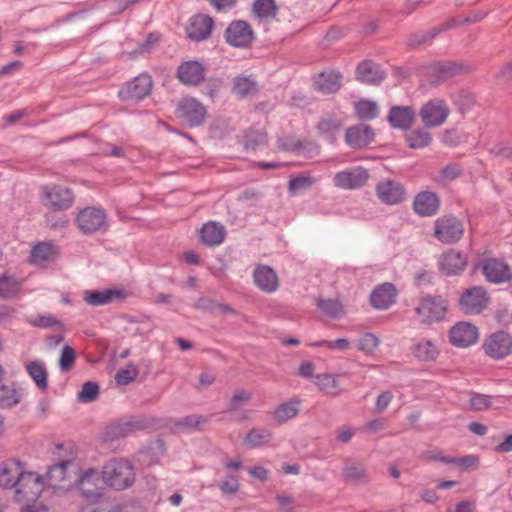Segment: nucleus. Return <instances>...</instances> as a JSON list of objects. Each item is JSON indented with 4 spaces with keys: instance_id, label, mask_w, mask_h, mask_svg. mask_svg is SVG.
<instances>
[{
    "instance_id": "20",
    "label": "nucleus",
    "mask_w": 512,
    "mask_h": 512,
    "mask_svg": "<svg viewBox=\"0 0 512 512\" xmlns=\"http://www.w3.org/2000/svg\"><path fill=\"white\" fill-rule=\"evenodd\" d=\"M127 293L122 289L86 290L83 293L84 301L91 306H103L114 302H122Z\"/></svg>"
},
{
    "instance_id": "11",
    "label": "nucleus",
    "mask_w": 512,
    "mask_h": 512,
    "mask_svg": "<svg viewBox=\"0 0 512 512\" xmlns=\"http://www.w3.org/2000/svg\"><path fill=\"white\" fill-rule=\"evenodd\" d=\"M449 113L447 103L443 99L434 98L422 106L420 117L426 127H438L446 121Z\"/></svg>"
},
{
    "instance_id": "17",
    "label": "nucleus",
    "mask_w": 512,
    "mask_h": 512,
    "mask_svg": "<svg viewBox=\"0 0 512 512\" xmlns=\"http://www.w3.org/2000/svg\"><path fill=\"white\" fill-rule=\"evenodd\" d=\"M480 267L486 280L491 283L501 284L512 279L510 267L503 260L496 258L484 259L480 263Z\"/></svg>"
},
{
    "instance_id": "12",
    "label": "nucleus",
    "mask_w": 512,
    "mask_h": 512,
    "mask_svg": "<svg viewBox=\"0 0 512 512\" xmlns=\"http://www.w3.org/2000/svg\"><path fill=\"white\" fill-rule=\"evenodd\" d=\"M224 37L226 42L237 48L249 47L255 35L251 26L243 20H234L226 28Z\"/></svg>"
},
{
    "instance_id": "36",
    "label": "nucleus",
    "mask_w": 512,
    "mask_h": 512,
    "mask_svg": "<svg viewBox=\"0 0 512 512\" xmlns=\"http://www.w3.org/2000/svg\"><path fill=\"white\" fill-rule=\"evenodd\" d=\"M314 383L321 392L332 397H336L344 391V389L340 387L336 375L328 373L318 374L314 378Z\"/></svg>"
},
{
    "instance_id": "41",
    "label": "nucleus",
    "mask_w": 512,
    "mask_h": 512,
    "mask_svg": "<svg viewBox=\"0 0 512 512\" xmlns=\"http://www.w3.org/2000/svg\"><path fill=\"white\" fill-rule=\"evenodd\" d=\"M242 143L247 152H254L259 147L266 145L267 134L262 129L251 128L245 132Z\"/></svg>"
},
{
    "instance_id": "35",
    "label": "nucleus",
    "mask_w": 512,
    "mask_h": 512,
    "mask_svg": "<svg viewBox=\"0 0 512 512\" xmlns=\"http://www.w3.org/2000/svg\"><path fill=\"white\" fill-rule=\"evenodd\" d=\"M300 400L293 398L287 402L281 403L270 413L272 419L278 424H283L286 421L296 417L299 413Z\"/></svg>"
},
{
    "instance_id": "51",
    "label": "nucleus",
    "mask_w": 512,
    "mask_h": 512,
    "mask_svg": "<svg viewBox=\"0 0 512 512\" xmlns=\"http://www.w3.org/2000/svg\"><path fill=\"white\" fill-rule=\"evenodd\" d=\"M439 33H441V29L432 28L427 32L411 34L407 38V45L410 48H417L427 41L434 39Z\"/></svg>"
},
{
    "instance_id": "37",
    "label": "nucleus",
    "mask_w": 512,
    "mask_h": 512,
    "mask_svg": "<svg viewBox=\"0 0 512 512\" xmlns=\"http://www.w3.org/2000/svg\"><path fill=\"white\" fill-rule=\"evenodd\" d=\"M55 247L50 243H39L33 247L30 254L31 263L43 266L55 260Z\"/></svg>"
},
{
    "instance_id": "46",
    "label": "nucleus",
    "mask_w": 512,
    "mask_h": 512,
    "mask_svg": "<svg viewBox=\"0 0 512 512\" xmlns=\"http://www.w3.org/2000/svg\"><path fill=\"white\" fill-rule=\"evenodd\" d=\"M257 84L250 77H237L234 80L233 92L240 98L253 95L257 92Z\"/></svg>"
},
{
    "instance_id": "2",
    "label": "nucleus",
    "mask_w": 512,
    "mask_h": 512,
    "mask_svg": "<svg viewBox=\"0 0 512 512\" xmlns=\"http://www.w3.org/2000/svg\"><path fill=\"white\" fill-rule=\"evenodd\" d=\"M425 69L430 83L438 85L454 77L469 74L475 67L462 61L445 60L432 63Z\"/></svg>"
},
{
    "instance_id": "42",
    "label": "nucleus",
    "mask_w": 512,
    "mask_h": 512,
    "mask_svg": "<svg viewBox=\"0 0 512 512\" xmlns=\"http://www.w3.org/2000/svg\"><path fill=\"white\" fill-rule=\"evenodd\" d=\"M271 438L272 432L269 429L254 427L244 438V444L249 448H256L268 444Z\"/></svg>"
},
{
    "instance_id": "40",
    "label": "nucleus",
    "mask_w": 512,
    "mask_h": 512,
    "mask_svg": "<svg viewBox=\"0 0 512 512\" xmlns=\"http://www.w3.org/2000/svg\"><path fill=\"white\" fill-rule=\"evenodd\" d=\"M22 281L3 274L0 276V299L7 300L15 298L21 291Z\"/></svg>"
},
{
    "instance_id": "49",
    "label": "nucleus",
    "mask_w": 512,
    "mask_h": 512,
    "mask_svg": "<svg viewBox=\"0 0 512 512\" xmlns=\"http://www.w3.org/2000/svg\"><path fill=\"white\" fill-rule=\"evenodd\" d=\"M357 116L362 120H371L378 115L377 103L370 100H360L355 103Z\"/></svg>"
},
{
    "instance_id": "54",
    "label": "nucleus",
    "mask_w": 512,
    "mask_h": 512,
    "mask_svg": "<svg viewBox=\"0 0 512 512\" xmlns=\"http://www.w3.org/2000/svg\"><path fill=\"white\" fill-rule=\"evenodd\" d=\"M75 358V350L71 346L65 345L61 350V355L59 359L60 370L62 372L70 371L75 364Z\"/></svg>"
},
{
    "instance_id": "57",
    "label": "nucleus",
    "mask_w": 512,
    "mask_h": 512,
    "mask_svg": "<svg viewBox=\"0 0 512 512\" xmlns=\"http://www.w3.org/2000/svg\"><path fill=\"white\" fill-rule=\"evenodd\" d=\"M56 212H48L45 215V221L51 229L60 230L67 226L68 218L65 215L58 216Z\"/></svg>"
},
{
    "instance_id": "28",
    "label": "nucleus",
    "mask_w": 512,
    "mask_h": 512,
    "mask_svg": "<svg viewBox=\"0 0 512 512\" xmlns=\"http://www.w3.org/2000/svg\"><path fill=\"white\" fill-rule=\"evenodd\" d=\"M396 289L391 283L376 287L370 295L371 305L378 310L389 308L396 300Z\"/></svg>"
},
{
    "instance_id": "10",
    "label": "nucleus",
    "mask_w": 512,
    "mask_h": 512,
    "mask_svg": "<svg viewBox=\"0 0 512 512\" xmlns=\"http://www.w3.org/2000/svg\"><path fill=\"white\" fill-rule=\"evenodd\" d=\"M369 177L367 169L356 166L337 172L333 177V183L343 190H356L362 188Z\"/></svg>"
},
{
    "instance_id": "26",
    "label": "nucleus",
    "mask_w": 512,
    "mask_h": 512,
    "mask_svg": "<svg viewBox=\"0 0 512 512\" xmlns=\"http://www.w3.org/2000/svg\"><path fill=\"white\" fill-rule=\"evenodd\" d=\"M254 283L265 293H272L278 289L279 280L276 272L269 266L259 265L253 272Z\"/></svg>"
},
{
    "instance_id": "55",
    "label": "nucleus",
    "mask_w": 512,
    "mask_h": 512,
    "mask_svg": "<svg viewBox=\"0 0 512 512\" xmlns=\"http://www.w3.org/2000/svg\"><path fill=\"white\" fill-rule=\"evenodd\" d=\"M137 375L138 368L134 364L129 363L116 373L115 379L118 384L127 385L134 381Z\"/></svg>"
},
{
    "instance_id": "34",
    "label": "nucleus",
    "mask_w": 512,
    "mask_h": 512,
    "mask_svg": "<svg viewBox=\"0 0 512 512\" xmlns=\"http://www.w3.org/2000/svg\"><path fill=\"white\" fill-rule=\"evenodd\" d=\"M384 77L385 74L380 67L369 60L360 63L356 70L357 80L366 84H379Z\"/></svg>"
},
{
    "instance_id": "64",
    "label": "nucleus",
    "mask_w": 512,
    "mask_h": 512,
    "mask_svg": "<svg viewBox=\"0 0 512 512\" xmlns=\"http://www.w3.org/2000/svg\"><path fill=\"white\" fill-rule=\"evenodd\" d=\"M159 41V36L155 34H149L145 42L139 47V49L135 50L132 54H145L150 53L154 44Z\"/></svg>"
},
{
    "instance_id": "56",
    "label": "nucleus",
    "mask_w": 512,
    "mask_h": 512,
    "mask_svg": "<svg viewBox=\"0 0 512 512\" xmlns=\"http://www.w3.org/2000/svg\"><path fill=\"white\" fill-rule=\"evenodd\" d=\"M461 174V169L457 164H449L443 169H441L440 174L435 181L437 182H445L452 181L456 179Z\"/></svg>"
},
{
    "instance_id": "30",
    "label": "nucleus",
    "mask_w": 512,
    "mask_h": 512,
    "mask_svg": "<svg viewBox=\"0 0 512 512\" xmlns=\"http://www.w3.org/2000/svg\"><path fill=\"white\" fill-rule=\"evenodd\" d=\"M440 201L437 195L430 191H423L416 195L413 207L420 216H432L439 209Z\"/></svg>"
},
{
    "instance_id": "9",
    "label": "nucleus",
    "mask_w": 512,
    "mask_h": 512,
    "mask_svg": "<svg viewBox=\"0 0 512 512\" xmlns=\"http://www.w3.org/2000/svg\"><path fill=\"white\" fill-rule=\"evenodd\" d=\"M489 301L487 290L482 286H474L462 293L459 305L466 314H479L487 308Z\"/></svg>"
},
{
    "instance_id": "22",
    "label": "nucleus",
    "mask_w": 512,
    "mask_h": 512,
    "mask_svg": "<svg viewBox=\"0 0 512 512\" xmlns=\"http://www.w3.org/2000/svg\"><path fill=\"white\" fill-rule=\"evenodd\" d=\"M214 27V20L205 14L194 15L186 29L187 36L193 41H202L207 39Z\"/></svg>"
},
{
    "instance_id": "15",
    "label": "nucleus",
    "mask_w": 512,
    "mask_h": 512,
    "mask_svg": "<svg viewBox=\"0 0 512 512\" xmlns=\"http://www.w3.org/2000/svg\"><path fill=\"white\" fill-rule=\"evenodd\" d=\"M152 78L148 74H140L129 81L119 91V97L123 101L138 102L148 96L152 89Z\"/></svg>"
},
{
    "instance_id": "23",
    "label": "nucleus",
    "mask_w": 512,
    "mask_h": 512,
    "mask_svg": "<svg viewBox=\"0 0 512 512\" xmlns=\"http://www.w3.org/2000/svg\"><path fill=\"white\" fill-rule=\"evenodd\" d=\"M373 138V129L365 124L351 126L345 133V142L353 149H361L368 146L372 142Z\"/></svg>"
},
{
    "instance_id": "53",
    "label": "nucleus",
    "mask_w": 512,
    "mask_h": 512,
    "mask_svg": "<svg viewBox=\"0 0 512 512\" xmlns=\"http://www.w3.org/2000/svg\"><path fill=\"white\" fill-rule=\"evenodd\" d=\"M99 393V386L97 383L87 381L82 385L80 392L78 393V400L82 403H90L96 400Z\"/></svg>"
},
{
    "instance_id": "45",
    "label": "nucleus",
    "mask_w": 512,
    "mask_h": 512,
    "mask_svg": "<svg viewBox=\"0 0 512 512\" xmlns=\"http://www.w3.org/2000/svg\"><path fill=\"white\" fill-rule=\"evenodd\" d=\"M20 399L21 394L17 391L14 385L0 386V408H12L20 402Z\"/></svg>"
},
{
    "instance_id": "48",
    "label": "nucleus",
    "mask_w": 512,
    "mask_h": 512,
    "mask_svg": "<svg viewBox=\"0 0 512 512\" xmlns=\"http://www.w3.org/2000/svg\"><path fill=\"white\" fill-rule=\"evenodd\" d=\"M278 7L275 0H255L253 12L258 18H274Z\"/></svg>"
},
{
    "instance_id": "1",
    "label": "nucleus",
    "mask_w": 512,
    "mask_h": 512,
    "mask_svg": "<svg viewBox=\"0 0 512 512\" xmlns=\"http://www.w3.org/2000/svg\"><path fill=\"white\" fill-rule=\"evenodd\" d=\"M102 480L116 490L126 489L135 481L134 468L127 459H111L103 466Z\"/></svg>"
},
{
    "instance_id": "61",
    "label": "nucleus",
    "mask_w": 512,
    "mask_h": 512,
    "mask_svg": "<svg viewBox=\"0 0 512 512\" xmlns=\"http://www.w3.org/2000/svg\"><path fill=\"white\" fill-rule=\"evenodd\" d=\"M379 344V339L371 333H366L360 340L358 347L359 349L371 353L374 351Z\"/></svg>"
},
{
    "instance_id": "62",
    "label": "nucleus",
    "mask_w": 512,
    "mask_h": 512,
    "mask_svg": "<svg viewBox=\"0 0 512 512\" xmlns=\"http://www.w3.org/2000/svg\"><path fill=\"white\" fill-rule=\"evenodd\" d=\"M314 346L327 347L329 349H336L339 351H345L350 347V341L347 338L337 339L335 341L323 340L313 344Z\"/></svg>"
},
{
    "instance_id": "25",
    "label": "nucleus",
    "mask_w": 512,
    "mask_h": 512,
    "mask_svg": "<svg viewBox=\"0 0 512 512\" xmlns=\"http://www.w3.org/2000/svg\"><path fill=\"white\" fill-rule=\"evenodd\" d=\"M467 266L466 257L459 251L450 249L440 258L441 270L448 276L462 273Z\"/></svg>"
},
{
    "instance_id": "39",
    "label": "nucleus",
    "mask_w": 512,
    "mask_h": 512,
    "mask_svg": "<svg viewBox=\"0 0 512 512\" xmlns=\"http://www.w3.org/2000/svg\"><path fill=\"white\" fill-rule=\"evenodd\" d=\"M208 423V419L202 415L192 414L180 419L173 420L172 429L175 432L191 431L201 429Z\"/></svg>"
},
{
    "instance_id": "27",
    "label": "nucleus",
    "mask_w": 512,
    "mask_h": 512,
    "mask_svg": "<svg viewBox=\"0 0 512 512\" xmlns=\"http://www.w3.org/2000/svg\"><path fill=\"white\" fill-rule=\"evenodd\" d=\"M252 399V393L244 388L234 390L231 398L227 403L226 412L232 415H237L236 419L240 422L248 421L250 419L247 412L241 411V408L249 403Z\"/></svg>"
},
{
    "instance_id": "13",
    "label": "nucleus",
    "mask_w": 512,
    "mask_h": 512,
    "mask_svg": "<svg viewBox=\"0 0 512 512\" xmlns=\"http://www.w3.org/2000/svg\"><path fill=\"white\" fill-rule=\"evenodd\" d=\"M177 117L183 119L189 127L201 125L206 117V108L195 98L186 97L179 101Z\"/></svg>"
},
{
    "instance_id": "63",
    "label": "nucleus",
    "mask_w": 512,
    "mask_h": 512,
    "mask_svg": "<svg viewBox=\"0 0 512 512\" xmlns=\"http://www.w3.org/2000/svg\"><path fill=\"white\" fill-rule=\"evenodd\" d=\"M450 464H455L463 468L475 467L479 459L474 455H467L464 457H451Z\"/></svg>"
},
{
    "instance_id": "44",
    "label": "nucleus",
    "mask_w": 512,
    "mask_h": 512,
    "mask_svg": "<svg viewBox=\"0 0 512 512\" xmlns=\"http://www.w3.org/2000/svg\"><path fill=\"white\" fill-rule=\"evenodd\" d=\"M414 356L422 361H433L438 355V349L431 340H421L413 348Z\"/></svg>"
},
{
    "instance_id": "7",
    "label": "nucleus",
    "mask_w": 512,
    "mask_h": 512,
    "mask_svg": "<svg viewBox=\"0 0 512 512\" xmlns=\"http://www.w3.org/2000/svg\"><path fill=\"white\" fill-rule=\"evenodd\" d=\"M76 223L81 232L87 235L106 230L108 226L106 212L97 207H86L79 211Z\"/></svg>"
},
{
    "instance_id": "19",
    "label": "nucleus",
    "mask_w": 512,
    "mask_h": 512,
    "mask_svg": "<svg viewBox=\"0 0 512 512\" xmlns=\"http://www.w3.org/2000/svg\"><path fill=\"white\" fill-rule=\"evenodd\" d=\"M376 195L381 202L387 205H396L405 199V189L397 181L392 179H383L376 185Z\"/></svg>"
},
{
    "instance_id": "21",
    "label": "nucleus",
    "mask_w": 512,
    "mask_h": 512,
    "mask_svg": "<svg viewBox=\"0 0 512 512\" xmlns=\"http://www.w3.org/2000/svg\"><path fill=\"white\" fill-rule=\"evenodd\" d=\"M478 329L468 322H459L450 330V341L457 347H469L478 339Z\"/></svg>"
},
{
    "instance_id": "18",
    "label": "nucleus",
    "mask_w": 512,
    "mask_h": 512,
    "mask_svg": "<svg viewBox=\"0 0 512 512\" xmlns=\"http://www.w3.org/2000/svg\"><path fill=\"white\" fill-rule=\"evenodd\" d=\"M341 477L346 484L350 485L360 486L370 482L366 465L352 458L344 460Z\"/></svg>"
},
{
    "instance_id": "14",
    "label": "nucleus",
    "mask_w": 512,
    "mask_h": 512,
    "mask_svg": "<svg viewBox=\"0 0 512 512\" xmlns=\"http://www.w3.org/2000/svg\"><path fill=\"white\" fill-rule=\"evenodd\" d=\"M486 355L493 359H503L512 354V336L505 331H497L483 343Z\"/></svg>"
},
{
    "instance_id": "32",
    "label": "nucleus",
    "mask_w": 512,
    "mask_h": 512,
    "mask_svg": "<svg viewBox=\"0 0 512 512\" xmlns=\"http://www.w3.org/2000/svg\"><path fill=\"white\" fill-rule=\"evenodd\" d=\"M415 120V111L410 106H394L390 109L388 121L394 128L409 129Z\"/></svg>"
},
{
    "instance_id": "60",
    "label": "nucleus",
    "mask_w": 512,
    "mask_h": 512,
    "mask_svg": "<svg viewBox=\"0 0 512 512\" xmlns=\"http://www.w3.org/2000/svg\"><path fill=\"white\" fill-rule=\"evenodd\" d=\"M313 184V178L309 176H300L289 181V190L292 193H297L303 189L310 187Z\"/></svg>"
},
{
    "instance_id": "58",
    "label": "nucleus",
    "mask_w": 512,
    "mask_h": 512,
    "mask_svg": "<svg viewBox=\"0 0 512 512\" xmlns=\"http://www.w3.org/2000/svg\"><path fill=\"white\" fill-rule=\"evenodd\" d=\"M470 408L475 411L486 410L491 407L490 397L483 394H474L469 401Z\"/></svg>"
},
{
    "instance_id": "4",
    "label": "nucleus",
    "mask_w": 512,
    "mask_h": 512,
    "mask_svg": "<svg viewBox=\"0 0 512 512\" xmlns=\"http://www.w3.org/2000/svg\"><path fill=\"white\" fill-rule=\"evenodd\" d=\"M44 490V477L25 471L14 488L13 499L18 502H35Z\"/></svg>"
},
{
    "instance_id": "52",
    "label": "nucleus",
    "mask_w": 512,
    "mask_h": 512,
    "mask_svg": "<svg viewBox=\"0 0 512 512\" xmlns=\"http://www.w3.org/2000/svg\"><path fill=\"white\" fill-rule=\"evenodd\" d=\"M317 306L323 311V313L332 318L339 317L343 311L341 303L335 299H318Z\"/></svg>"
},
{
    "instance_id": "59",
    "label": "nucleus",
    "mask_w": 512,
    "mask_h": 512,
    "mask_svg": "<svg viewBox=\"0 0 512 512\" xmlns=\"http://www.w3.org/2000/svg\"><path fill=\"white\" fill-rule=\"evenodd\" d=\"M240 484L235 476H228L223 480L219 488L224 495H235L239 490Z\"/></svg>"
},
{
    "instance_id": "8",
    "label": "nucleus",
    "mask_w": 512,
    "mask_h": 512,
    "mask_svg": "<svg viewBox=\"0 0 512 512\" xmlns=\"http://www.w3.org/2000/svg\"><path fill=\"white\" fill-rule=\"evenodd\" d=\"M463 233L462 222L454 216H443L435 221L434 237L442 243H456L462 238Z\"/></svg>"
},
{
    "instance_id": "47",
    "label": "nucleus",
    "mask_w": 512,
    "mask_h": 512,
    "mask_svg": "<svg viewBox=\"0 0 512 512\" xmlns=\"http://www.w3.org/2000/svg\"><path fill=\"white\" fill-rule=\"evenodd\" d=\"M432 136L424 129H416L406 135L408 146L412 149L423 148L430 144Z\"/></svg>"
},
{
    "instance_id": "3",
    "label": "nucleus",
    "mask_w": 512,
    "mask_h": 512,
    "mask_svg": "<svg viewBox=\"0 0 512 512\" xmlns=\"http://www.w3.org/2000/svg\"><path fill=\"white\" fill-rule=\"evenodd\" d=\"M40 200L42 205L50 211L61 212L72 207L75 196L66 186L48 184L41 187Z\"/></svg>"
},
{
    "instance_id": "24",
    "label": "nucleus",
    "mask_w": 512,
    "mask_h": 512,
    "mask_svg": "<svg viewBox=\"0 0 512 512\" xmlns=\"http://www.w3.org/2000/svg\"><path fill=\"white\" fill-rule=\"evenodd\" d=\"M177 77L185 85L197 86L204 80V68L198 61H187L178 67Z\"/></svg>"
},
{
    "instance_id": "31",
    "label": "nucleus",
    "mask_w": 512,
    "mask_h": 512,
    "mask_svg": "<svg viewBox=\"0 0 512 512\" xmlns=\"http://www.w3.org/2000/svg\"><path fill=\"white\" fill-rule=\"evenodd\" d=\"M98 481L99 473L93 469L87 470L79 480L78 489L85 498L95 500L102 495V490L97 484Z\"/></svg>"
},
{
    "instance_id": "6",
    "label": "nucleus",
    "mask_w": 512,
    "mask_h": 512,
    "mask_svg": "<svg viewBox=\"0 0 512 512\" xmlns=\"http://www.w3.org/2000/svg\"><path fill=\"white\" fill-rule=\"evenodd\" d=\"M415 312L423 323L440 321L447 312V301L441 296L425 295L415 308Z\"/></svg>"
},
{
    "instance_id": "50",
    "label": "nucleus",
    "mask_w": 512,
    "mask_h": 512,
    "mask_svg": "<svg viewBox=\"0 0 512 512\" xmlns=\"http://www.w3.org/2000/svg\"><path fill=\"white\" fill-rule=\"evenodd\" d=\"M69 464V461H60L49 468L46 478L50 485L57 486L65 480L66 470Z\"/></svg>"
},
{
    "instance_id": "43",
    "label": "nucleus",
    "mask_w": 512,
    "mask_h": 512,
    "mask_svg": "<svg viewBox=\"0 0 512 512\" xmlns=\"http://www.w3.org/2000/svg\"><path fill=\"white\" fill-rule=\"evenodd\" d=\"M342 125L343 123L341 119L327 115L319 121L317 129L321 135L333 142L335 140L336 132L341 129Z\"/></svg>"
},
{
    "instance_id": "5",
    "label": "nucleus",
    "mask_w": 512,
    "mask_h": 512,
    "mask_svg": "<svg viewBox=\"0 0 512 512\" xmlns=\"http://www.w3.org/2000/svg\"><path fill=\"white\" fill-rule=\"evenodd\" d=\"M148 426L149 423L144 417L120 420L105 428L102 433V440L104 442H114L121 438L132 435L138 431L144 430Z\"/></svg>"
},
{
    "instance_id": "38",
    "label": "nucleus",
    "mask_w": 512,
    "mask_h": 512,
    "mask_svg": "<svg viewBox=\"0 0 512 512\" xmlns=\"http://www.w3.org/2000/svg\"><path fill=\"white\" fill-rule=\"evenodd\" d=\"M26 370L36 386L41 391L48 388V372L45 364L41 361H31L26 364Z\"/></svg>"
},
{
    "instance_id": "16",
    "label": "nucleus",
    "mask_w": 512,
    "mask_h": 512,
    "mask_svg": "<svg viewBox=\"0 0 512 512\" xmlns=\"http://www.w3.org/2000/svg\"><path fill=\"white\" fill-rule=\"evenodd\" d=\"M25 464L18 458H7L0 462V487L14 489L25 472Z\"/></svg>"
},
{
    "instance_id": "33",
    "label": "nucleus",
    "mask_w": 512,
    "mask_h": 512,
    "mask_svg": "<svg viewBox=\"0 0 512 512\" xmlns=\"http://www.w3.org/2000/svg\"><path fill=\"white\" fill-rule=\"evenodd\" d=\"M226 236L225 227L218 222H208L200 230V239L207 246L220 245Z\"/></svg>"
},
{
    "instance_id": "29",
    "label": "nucleus",
    "mask_w": 512,
    "mask_h": 512,
    "mask_svg": "<svg viewBox=\"0 0 512 512\" xmlns=\"http://www.w3.org/2000/svg\"><path fill=\"white\" fill-rule=\"evenodd\" d=\"M342 75L336 71H324L314 78V87L317 91L329 95L336 93L342 86Z\"/></svg>"
}]
</instances>
